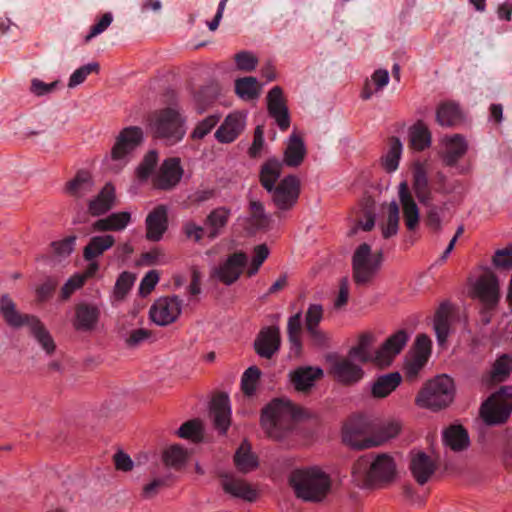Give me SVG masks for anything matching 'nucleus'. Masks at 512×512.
<instances>
[{"instance_id": "1", "label": "nucleus", "mask_w": 512, "mask_h": 512, "mask_svg": "<svg viewBox=\"0 0 512 512\" xmlns=\"http://www.w3.org/2000/svg\"><path fill=\"white\" fill-rule=\"evenodd\" d=\"M282 163L276 158L268 159L260 170V183L271 194L274 205L279 210H289L297 202L300 193V182L296 176L283 178L276 186L280 177Z\"/></svg>"}, {"instance_id": "2", "label": "nucleus", "mask_w": 512, "mask_h": 512, "mask_svg": "<svg viewBox=\"0 0 512 512\" xmlns=\"http://www.w3.org/2000/svg\"><path fill=\"white\" fill-rule=\"evenodd\" d=\"M408 340V333L403 329L398 330L390 335L374 353H371L374 336L371 333H363L357 345L349 350L348 355L362 363L372 362L379 367H388L404 349Z\"/></svg>"}, {"instance_id": "3", "label": "nucleus", "mask_w": 512, "mask_h": 512, "mask_svg": "<svg viewBox=\"0 0 512 512\" xmlns=\"http://www.w3.org/2000/svg\"><path fill=\"white\" fill-rule=\"evenodd\" d=\"M289 484L297 498L306 502H320L330 491L331 479L321 468L312 466L292 471Z\"/></svg>"}, {"instance_id": "4", "label": "nucleus", "mask_w": 512, "mask_h": 512, "mask_svg": "<svg viewBox=\"0 0 512 512\" xmlns=\"http://www.w3.org/2000/svg\"><path fill=\"white\" fill-rule=\"evenodd\" d=\"M352 475L359 486L390 482L396 475V463L389 454H367L355 461Z\"/></svg>"}, {"instance_id": "5", "label": "nucleus", "mask_w": 512, "mask_h": 512, "mask_svg": "<svg viewBox=\"0 0 512 512\" xmlns=\"http://www.w3.org/2000/svg\"><path fill=\"white\" fill-rule=\"evenodd\" d=\"M303 411L288 399H275L262 411L261 425L268 437L282 439Z\"/></svg>"}, {"instance_id": "6", "label": "nucleus", "mask_w": 512, "mask_h": 512, "mask_svg": "<svg viewBox=\"0 0 512 512\" xmlns=\"http://www.w3.org/2000/svg\"><path fill=\"white\" fill-rule=\"evenodd\" d=\"M153 137L174 145L186 134L185 119L175 108H164L154 111L148 122Z\"/></svg>"}, {"instance_id": "7", "label": "nucleus", "mask_w": 512, "mask_h": 512, "mask_svg": "<svg viewBox=\"0 0 512 512\" xmlns=\"http://www.w3.org/2000/svg\"><path fill=\"white\" fill-rule=\"evenodd\" d=\"M142 141L143 131L140 127L129 126L122 129L116 137L111 153L104 159L106 168L114 173L120 172Z\"/></svg>"}, {"instance_id": "8", "label": "nucleus", "mask_w": 512, "mask_h": 512, "mask_svg": "<svg viewBox=\"0 0 512 512\" xmlns=\"http://www.w3.org/2000/svg\"><path fill=\"white\" fill-rule=\"evenodd\" d=\"M455 396V385L446 374L428 381L416 397V404L422 408L440 410L450 405Z\"/></svg>"}, {"instance_id": "9", "label": "nucleus", "mask_w": 512, "mask_h": 512, "mask_svg": "<svg viewBox=\"0 0 512 512\" xmlns=\"http://www.w3.org/2000/svg\"><path fill=\"white\" fill-rule=\"evenodd\" d=\"M382 252L372 253L367 243L359 245L352 256L353 280L358 285L370 283L381 268Z\"/></svg>"}, {"instance_id": "10", "label": "nucleus", "mask_w": 512, "mask_h": 512, "mask_svg": "<svg viewBox=\"0 0 512 512\" xmlns=\"http://www.w3.org/2000/svg\"><path fill=\"white\" fill-rule=\"evenodd\" d=\"M469 295L477 299L485 310H493L500 301L499 279L491 270L485 271L471 283Z\"/></svg>"}, {"instance_id": "11", "label": "nucleus", "mask_w": 512, "mask_h": 512, "mask_svg": "<svg viewBox=\"0 0 512 512\" xmlns=\"http://www.w3.org/2000/svg\"><path fill=\"white\" fill-rule=\"evenodd\" d=\"M431 354V340L425 334L416 337L413 349L406 356L404 373L409 380H415L426 365Z\"/></svg>"}, {"instance_id": "12", "label": "nucleus", "mask_w": 512, "mask_h": 512, "mask_svg": "<svg viewBox=\"0 0 512 512\" xmlns=\"http://www.w3.org/2000/svg\"><path fill=\"white\" fill-rule=\"evenodd\" d=\"M182 311V301L178 296L162 297L151 306V320L159 326L169 325L177 320Z\"/></svg>"}, {"instance_id": "13", "label": "nucleus", "mask_w": 512, "mask_h": 512, "mask_svg": "<svg viewBox=\"0 0 512 512\" xmlns=\"http://www.w3.org/2000/svg\"><path fill=\"white\" fill-rule=\"evenodd\" d=\"M218 477L224 493L247 502L256 501L258 492L246 480L229 472H219Z\"/></svg>"}, {"instance_id": "14", "label": "nucleus", "mask_w": 512, "mask_h": 512, "mask_svg": "<svg viewBox=\"0 0 512 512\" xmlns=\"http://www.w3.org/2000/svg\"><path fill=\"white\" fill-rule=\"evenodd\" d=\"M248 262L244 252H235L213 270L212 276L225 285L236 282Z\"/></svg>"}, {"instance_id": "15", "label": "nucleus", "mask_w": 512, "mask_h": 512, "mask_svg": "<svg viewBox=\"0 0 512 512\" xmlns=\"http://www.w3.org/2000/svg\"><path fill=\"white\" fill-rule=\"evenodd\" d=\"M267 109L269 115L275 120L279 129L285 131L290 126V116L283 91L279 86H274L267 95Z\"/></svg>"}, {"instance_id": "16", "label": "nucleus", "mask_w": 512, "mask_h": 512, "mask_svg": "<svg viewBox=\"0 0 512 512\" xmlns=\"http://www.w3.org/2000/svg\"><path fill=\"white\" fill-rule=\"evenodd\" d=\"M183 169L179 158L166 159L153 178V185L161 190H170L181 180Z\"/></svg>"}, {"instance_id": "17", "label": "nucleus", "mask_w": 512, "mask_h": 512, "mask_svg": "<svg viewBox=\"0 0 512 512\" xmlns=\"http://www.w3.org/2000/svg\"><path fill=\"white\" fill-rule=\"evenodd\" d=\"M353 358L348 357H331V373L342 383H354L363 377L361 367L353 363Z\"/></svg>"}, {"instance_id": "18", "label": "nucleus", "mask_w": 512, "mask_h": 512, "mask_svg": "<svg viewBox=\"0 0 512 512\" xmlns=\"http://www.w3.org/2000/svg\"><path fill=\"white\" fill-rule=\"evenodd\" d=\"M146 238L160 241L168 228V210L164 205L155 207L146 217Z\"/></svg>"}, {"instance_id": "19", "label": "nucleus", "mask_w": 512, "mask_h": 512, "mask_svg": "<svg viewBox=\"0 0 512 512\" xmlns=\"http://www.w3.org/2000/svg\"><path fill=\"white\" fill-rule=\"evenodd\" d=\"M232 216L231 208L219 206L209 212L204 220L206 237L214 240L222 235Z\"/></svg>"}, {"instance_id": "20", "label": "nucleus", "mask_w": 512, "mask_h": 512, "mask_svg": "<svg viewBox=\"0 0 512 512\" xmlns=\"http://www.w3.org/2000/svg\"><path fill=\"white\" fill-rule=\"evenodd\" d=\"M210 413L215 428L221 434H225L231 423V407L227 394L220 393L212 399Z\"/></svg>"}, {"instance_id": "21", "label": "nucleus", "mask_w": 512, "mask_h": 512, "mask_svg": "<svg viewBox=\"0 0 512 512\" xmlns=\"http://www.w3.org/2000/svg\"><path fill=\"white\" fill-rule=\"evenodd\" d=\"M280 341L279 328L267 327L258 334L254 347L260 357L270 359L279 350Z\"/></svg>"}, {"instance_id": "22", "label": "nucleus", "mask_w": 512, "mask_h": 512, "mask_svg": "<svg viewBox=\"0 0 512 512\" xmlns=\"http://www.w3.org/2000/svg\"><path fill=\"white\" fill-rule=\"evenodd\" d=\"M410 470L416 482L420 485H424L434 474L436 463L430 456L422 451L412 452Z\"/></svg>"}, {"instance_id": "23", "label": "nucleus", "mask_w": 512, "mask_h": 512, "mask_svg": "<svg viewBox=\"0 0 512 512\" xmlns=\"http://www.w3.org/2000/svg\"><path fill=\"white\" fill-rule=\"evenodd\" d=\"M399 200L403 210V218L408 230H415L419 224V209L414 201L406 181L398 186Z\"/></svg>"}, {"instance_id": "24", "label": "nucleus", "mask_w": 512, "mask_h": 512, "mask_svg": "<svg viewBox=\"0 0 512 512\" xmlns=\"http://www.w3.org/2000/svg\"><path fill=\"white\" fill-rule=\"evenodd\" d=\"M244 127L245 119L241 114H229L215 132V138L220 143H231L241 134Z\"/></svg>"}, {"instance_id": "25", "label": "nucleus", "mask_w": 512, "mask_h": 512, "mask_svg": "<svg viewBox=\"0 0 512 512\" xmlns=\"http://www.w3.org/2000/svg\"><path fill=\"white\" fill-rule=\"evenodd\" d=\"M307 150L304 144L303 139L299 134L293 132L286 144V148L284 150L283 161H280L283 165L288 167H298L302 164Z\"/></svg>"}, {"instance_id": "26", "label": "nucleus", "mask_w": 512, "mask_h": 512, "mask_svg": "<svg viewBox=\"0 0 512 512\" xmlns=\"http://www.w3.org/2000/svg\"><path fill=\"white\" fill-rule=\"evenodd\" d=\"M100 317V310L96 305L81 303L75 308L74 328L79 331L95 329Z\"/></svg>"}, {"instance_id": "27", "label": "nucleus", "mask_w": 512, "mask_h": 512, "mask_svg": "<svg viewBox=\"0 0 512 512\" xmlns=\"http://www.w3.org/2000/svg\"><path fill=\"white\" fill-rule=\"evenodd\" d=\"M442 143L444 145L442 158L448 166H454L468 148L466 140L459 134L443 138Z\"/></svg>"}, {"instance_id": "28", "label": "nucleus", "mask_w": 512, "mask_h": 512, "mask_svg": "<svg viewBox=\"0 0 512 512\" xmlns=\"http://www.w3.org/2000/svg\"><path fill=\"white\" fill-rule=\"evenodd\" d=\"M115 188L107 183L99 194L89 202L88 210L93 216H100L109 211L115 203Z\"/></svg>"}, {"instance_id": "29", "label": "nucleus", "mask_w": 512, "mask_h": 512, "mask_svg": "<svg viewBox=\"0 0 512 512\" xmlns=\"http://www.w3.org/2000/svg\"><path fill=\"white\" fill-rule=\"evenodd\" d=\"M0 312L6 323L14 328H19L24 325L27 326L29 319L34 317L19 313L16 309V304L7 294L0 297Z\"/></svg>"}, {"instance_id": "30", "label": "nucleus", "mask_w": 512, "mask_h": 512, "mask_svg": "<svg viewBox=\"0 0 512 512\" xmlns=\"http://www.w3.org/2000/svg\"><path fill=\"white\" fill-rule=\"evenodd\" d=\"M131 222V214L127 211L115 212L105 218L98 219L92 224L94 231H122Z\"/></svg>"}, {"instance_id": "31", "label": "nucleus", "mask_w": 512, "mask_h": 512, "mask_svg": "<svg viewBox=\"0 0 512 512\" xmlns=\"http://www.w3.org/2000/svg\"><path fill=\"white\" fill-rule=\"evenodd\" d=\"M27 327L29 328L30 334L46 352V354H53L56 349V345L45 325L37 317L34 316L33 318L29 319Z\"/></svg>"}, {"instance_id": "32", "label": "nucleus", "mask_w": 512, "mask_h": 512, "mask_svg": "<svg viewBox=\"0 0 512 512\" xmlns=\"http://www.w3.org/2000/svg\"><path fill=\"white\" fill-rule=\"evenodd\" d=\"M322 375L323 371L320 368L300 367L290 373V380L297 391H306Z\"/></svg>"}, {"instance_id": "33", "label": "nucleus", "mask_w": 512, "mask_h": 512, "mask_svg": "<svg viewBox=\"0 0 512 512\" xmlns=\"http://www.w3.org/2000/svg\"><path fill=\"white\" fill-rule=\"evenodd\" d=\"M115 238L113 235L105 234L93 236L83 249V258L86 261H92L103 255V253L113 247Z\"/></svg>"}, {"instance_id": "34", "label": "nucleus", "mask_w": 512, "mask_h": 512, "mask_svg": "<svg viewBox=\"0 0 512 512\" xmlns=\"http://www.w3.org/2000/svg\"><path fill=\"white\" fill-rule=\"evenodd\" d=\"M443 442L452 451L460 452L468 448L470 439L461 425H452L444 431Z\"/></svg>"}, {"instance_id": "35", "label": "nucleus", "mask_w": 512, "mask_h": 512, "mask_svg": "<svg viewBox=\"0 0 512 512\" xmlns=\"http://www.w3.org/2000/svg\"><path fill=\"white\" fill-rule=\"evenodd\" d=\"M510 412L511 409L506 405L498 404L491 398L483 403L481 407V416L489 425L504 423L508 419Z\"/></svg>"}, {"instance_id": "36", "label": "nucleus", "mask_w": 512, "mask_h": 512, "mask_svg": "<svg viewBox=\"0 0 512 512\" xmlns=\"http://www.w3.org/2000/svg\"><path fill=\"white\" fill-rule=\"evenodd\" d=\"M451 308L448 303H442L434 317V330L439 345H444L450 332Z\"/></svg>"}, {"instance_id": "37", "label": "nucleus", "mask_w": 512, "mask_h": 512, "mask_svg": "<svg viewBox=\"0 0 512 512\" xmlns=\"http://www.w3.org/2000/svg\"><path fill=\"white\" fill-rule=\"evenodd\" d=\"M93 179L89 172L79 171L76 176L66 184V192L75 197L82 198L92 192Z\"/></svg>"}, {"instance_id": "38", "label": "nucleus", "mask_w": 512, "mask_h": 512, "mask_svg": "<svg viewBox=\"0 0 512 512\" xmlns=\"http://www.w3.org/2000/svg\"><path fill=\"white\" fill-rule=\"evenodd\" d=\"M402 377L398 372L379 376L372 386V394L376 398H384L393 392L401 383Z\"/></svg>"}, {"instance_id": "39", "label": "nucleus", "mask_w": 512, "mask_h": 512, "mask_svg": "<svg viewBox=\"0 0 512 512\" xmlns=\"http://www.w3.org/2000/svg\"><path fill=\"white\" fill-rule=\"evenodd\" d=\"M287 332L288 339L290 343V355L298 357L302 351V343H301V332H302V322H301V312L292 315L288 319L287 323Z\"/></svg>"}, {"instance_id": "40", "label": "nucleus", "mask_w": 512, "mask_h": 512, "mask_svg": "<svg viewBox=\"0 0 512 512\" xmlns=\"http://www.w3.org/2000/svg\"><path fill=\"white\" fill-rule=\"evenodd\" d=\"M462 112L454 102L442 103L436 113V120L441 126H455L462 121Z\"/></svg>"}, {"instance_id": "41", "label": "nucleus", "mask_w": 512, "mask_h": 512, "mask_svg": "<svg viewBox=\"0 0 512 512\" xmlns=\"http://www.w3.org/2000/svg\"><path fill=\"white\" fill-rule=\"evenodd\" d=\"M389 83V73L386 69H377L364 83L361 92L363 100L370 99L374 94L381 91Z\"/></svg>"}, {"instance_id": "42", "label": "nucleus", "mask_w": 512, "mask_h": 512, "mask_svg": "<svg viewBox=\"0 0 512 512\" xmlns=\"http://www.w3.org/2000/svg\"><path fill=\"white\" fill-rule=\"evenodd\" d=\"M413 190L418 200L428 205L432 200V194L428 185V178L426 172L422 167H417L413 174Z\"/></svg>"}, {"instance_id": "43", "label": "nucleus", "mask_w": 512, "mask_h": 512, "mask_svg": "<svg viewBox=\"0 0 512 512\" xmlns=\"http://www.w3.org/2000/svg\"><path fill=\"white\" fill-rule=\"evenodd\" d=\"M234 463L242 473H248L258 466L257 457L251 452L247 443L241 444L234 455Z\"/></svg>"}, {"instance_id": "44", "label": "nucleus", "mask_w": 512, "mask_h": 512, "mask_svg": "<svg viewBox=\"0 0 512 512\" xmlns=\"http://www.w3.org/2000/svg\"><path fill=\"white\" fill-rule=\"evenodd\" d=\"M260 91L261 86L255 77H243L235 80V92L243 100L256 99Z\"/></svg>"}, {"instance_id": "45", "label": "nucleus", "mask_w": 512, "mask_h": 512, "mask_svg": "<svg viewBox=\"0 0 512 512\" xmlns=\"http://www.w3.org/2000/svg\"><path fill=\"white\" fill-rule=\"evenodd\" d=\"M410 144L418 151H422L431 144V133L428 127L421 121L414 124L409 131Z\"/></svg>"}, {"instance_id": "46", "label": "nucleus", "mask_w": 512, "mask_h": 512, "mask_svg": "<svg viewBox=\"0 0 512 512\" xmlns=\"http://www.w3.org/2000/svg\"><path fill=\"white\" fill-rule=\"evenodd\" d=\"M402 154V143L398 138H391L387 153L382 158V163L387 172H393L398 168Z\"/></svg>"}, {"instance_id": "47", "label": "nucleus", "mask_w": 512, "mask_h": 512, "mask_svg": "<svg viewBox=\"0 0 512 512\" xmlns=\"http://www.w3.org/2000/svg\"><path fill=\"white\" fill-rule=\"evenodd\" d=\"M401 429L398 421H389L383 423L372 436L374 446H379L384 442L396 437Z\"/></svg>"}, {"instance_id": "48", "label": "nucleus", "mask_w": 512, "mask_h": 512, "mask_svg": "<svg viewBox=\"0 0 512 512\" xmlns=\"http://www.w3.org/2000/svg\"><path fill=\"white\" fill-rule=\"evenodd\" d=\"M187 460V451L179 445H172L164 451L163 461L166 466L179 469Z\"/></svg>"}, {"instance_id": "49", "label": "nucleus", "mask_w": 512, "mask_h": 512, "mask_svg": "<svg viewBox=\"0 0 512 512\" xmlns=\"http://www.w3.org/2000/svg\"><path fill=\"white\" fill-rule=\"evenodd\" d=\"M512 370V359L507 354L500 356L493 364L490 377L493 382L504 381Z\"/></svg>"}, {"instance_id": "50", "label": "nucleus", "mask_w": 512, "mask_h": 512, "mask_svg": "<svg viewBox=\"0 0 512 512\" xmlns=\"http://www.w3.org/2000/svg\"><path fill=\"white\" fill-rule=\"evenodd\" d=\"M343 441L352 448L364 449L374 447L373 438L364 437L361 433L346 426L343 431Z\"/></svg>"}, {"instance_id": "51", "label": "nucleus", "mask_w": 512, "mask_h": 512, "mask_svg": "<svg viewBox=\"0 0 512 512\" xmlns=\"http://www.w3.org/2000/svg\"><path fill=\"white\" fill-rule=\"evenodd\" d=\"M399 227V207L398 204L393 201L388 206V216L386 224L382 226V235L388 239L397 234Z\"/></svg>"}, {"instance_id": "52", "label": "nucleus", "mask_w": 512, "mask_h": 512, "mask_svg": "<svg viewBox=\"0 0 512 512\" xmlns=\"http://www.w3.org/2000/svg\"><path fill=\"white\" fill-rule=\"evenodd\" d=\"M179 437L190 439L193 442L201 441L203 437V427L201 421L194 419L182 424L177 431Z\"/></svg>"}, {"instance_id": "53", "label": "nucleus", "mask_w": 512, "mask_h": 512, "mask_svg": "<svg viewBox=\"0 0 512 512\" xmlns=\"http://www.w3.org/2000/svg\"><path fill=\"white\" fill-rule=\"evenodd\" d=\"M135 282V276L127 271L122 272L116 280L114 289H113V297L114 299L121 301L131 290L133 284Z\"/></svg>"}, {"instance_id": "54", "label": "nucleus", "mask_w": 512, "mask_h": 512, "mask_svg": "<svg viewBox=\"0 0 512 512\" xmlns=\"http://www.w3.org/2000/svg\"><path fill=\"white\" fill-rule=\"evenodd\" d=\"M251 216L249 218L250 224L255 229L266 228L269 224V217L265 213L264 206L260 201L252 200L249 204Z\"/></svg>"}, {"instance_id": "55", "label": "nucleus", "mask_w": 512, "mask_h": 512, "mask_svg": "<svg viewBox=\"0 0 512 512\" xmlns=\"http://www.w3.org/2000/svg\"><path fill=\"white\" fill-rule=\"evenodd\" d=\"M261 372L256 366L249 367L242 375L241 388L245 395L251 396L256 391Z\"/></svg>"}, {"instance_id": "56", "label": "nucleus", "mask_w": 512, "mask_h": 512, "mask_svg": "<svg viewBox=\"0 0 512 512\" xmlns=\"http://www.w3.org/2000/svg\"><path fill=\"white\" fill-rule=\"evenodd\" d=\"M99 69L100 67L97 62H92L81 66L80 68L76 69L70 76L68 87L75 88L76 86L82 84L88 75L91 73H98Z\"/></svg>"}, {"instance_id": "57", "label": "nucleus", "mask_w": 512, "mask_h": 512, "mask_svg": "<svg viewBox=\"0 0 512 512\" xmlns=\"http://www.w3.org/2000/svg\"><path fill=\"white\" fill-rule=\"evenodd\" d=\"M269 256V249L265 244L257 245L253 250V256L251 262L247 268V275L249 277L254 276L258 271L263 262Z\"/></svg>"}, {"instance_id": "58", "label": "nucleus", "mask_w": 512, "mask_h": 512, "mask_svg": "<svg viewBox=\"0 0 512 512\" xmlns=\"http://www.w3.org/2000/svg\"><path fill=\"white\" fill-rule=\"evenodd\" d=\"M158 162V154L156 151L151 150L149 151L142 162L139 164L136 170V174L138 179L140 180H146L151 175L152 171L154 170L156 164Z\"/></svg>"}, {"instance_id": "59", "label": "nucleus", "mask_w": 512, "mask_h": 512, "mask_svg": "<svg viewBox=\"0 0 512 512\" xmlns=\"http://www.w3.org/2000/svg\"><path fill=\"white\" fill-rule=\"evenodd\" d=\"M494 267L500 270H510L512 268V246L499 249L492 258Z\"/></svg>"}, {"instance_id": "60", "label": "nucleus", "mask_w": 512, "mask_h": 512, "mask_svg": "<svg viewBox=\"0 0 512 512\" xmlns=\"http://www.w3.org/2000/svg\"><path fill=\"white\" fill-rule=\"evenodd\" d=\"M76 236H68L60 241H54L51 243V247L55 255L61 258L68 257L75 247Z\"/></svg>"}, {"instance_id": "61", "label": "nucleus", "mask_w": 512, "mask_h": 512, "mask_svg": "<svg viewBox=\"0 0 512 512\" xmlns=\"http://www.w3.org/2000/svg\"><path fill=\"white\" fill-rule=\"evenodd\" d=\"M236 66L241 71H253L257 64V57L249 51H241L235 55Z\"/></svg>"}, {"instance_id": "62", "label": "nucleus", "mask_w": 512, "mask_h": 512, "mask_svg": "<svg viewBox=\"0 0 512 512\" xmlns=\"http://www.w3.org/2000/svg\"><path fill=\"white\" fill-rule=\"evenodd\" d=\"M219 122V117L216 115H210L204 120L198 123L192 132L193 139H202L216 126Z\"/></svg>"}, {"instance_id": "63", "label": "nucleus", "mask_w": 512, "mask_h": 512, "mask_svg": "<svg viewBox=\"0 0 512 512\" xmlns=\"http://www.w3.org/2000/svg\"><path fill=\"white\" fill-rule=\"evenodd\" d=\"M152 337L151 331L139 328L132 330L125 338V344L129 348H136Z\"/></svg>"}, {"instance_id": "64", "label": "nucleus", "mask_w": 512, "mask_h": 512, "mask_svg": "<svg viewBox=\"0 0 512 512\" xmlns=\"http://www.w3.org/2000/svg\"><path fill=\"white\" fill-rule=\"evenodd\" d=\"M323 317V308L319 304H311L306 312L305 324L307 330L318 328Z\"/></svg>"}]
</instances>
